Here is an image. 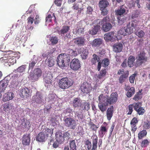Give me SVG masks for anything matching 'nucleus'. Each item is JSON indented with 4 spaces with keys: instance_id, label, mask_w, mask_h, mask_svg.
I'll list each match as a JSON object with an SVG mask.
<instances>
[{
    "instance_id": "obj_1",
    "label": "nucleus",
    "mask_w": 150,
    "mask_h": 150,
    "mask_svg": "<svg viewBox=\"0 0 150 150\" xmlns=\"http://www.w3.org/2000/svg\"><path fill=\"white\" fill-rule=\"evenodd\" d=\"M69 55L65 54H61L57 57V62L58 65L60 67L63 68L69 64L70 62Z\"/></svg>"
},
{
    "instance_id": "obj_2",
    "label": "nucleus",
    "mask_w": 150,
    "mask_h": 150,
    "mask_svg": "<svg viewBox=\"0 0 150 150\" xmlns=\"http://www.w3.org/2000/svg\"><path fill=\"white\" fill-rule=\"evenodd\" d=\"M73 106L74 108L80 107L81 109H83L84 111H88L90 108V104L87 102L82 103V101L79 98H76L73 101Z\"/></svg>"
},
{
    "instance_id": "obj_3",
    "label": "nucleus",
    "mask_w": 150,
    "mask_h": 150,
    "mask_svg": "<svg viewBox=\"0 0 150 150\" xmlns=\"http://www.w3.org/2000/svg\"><path fill=\"white\" fill-rule=\"evenodd\" d=\"M60 88L62 89H66L71 86L73 82L70 81L67 77L63 78L59 80L58 83Z\"/></svg>"
},
{
    "instance_id": "obj_4",
    "label": "nucleus",
    "mask_w": 150,
    "mask_h": 150,
    "mask_svg": "<svg viewBox=\"0 0 150 150\" xmlns=\"http://www.w3.org/2000/svg\"><path fill=\"white\" fill-rule=\"evenodd\" d=\"M65 125L70 129H74L77 125V122L74 118L67 117L64 119Z\"/></svg>"
},
{
    "instance_id": "obj_5",
    "label": "nucleus",
    "mask_w": 150,
    "mask_h": 150,
    "mask_svg": "<svg viewBox=\"0 0 150 150\" xmlns=\"http://www.w3.org/2000/svg\"><path fill=\"white\" fill-rule=\"evenodd\" d=\"M147 59V57L145 56V53L143 52H140L137 57V60L135 64V66L136 67L140 66L143 63L146 62Z\"/></svg>"
},
{
    "instance_id": "obj_6",
    "label": "nucleus",
    "mask_w": 150,
    "mask_h": 150,
    "mask_svg": "<svg viewBox=\"0 0 150 150\" xmlns=\"http://www.w3.org/2000/svg\"><path fill=\"white\" fill-rule=\"evenodd\" d=\"M136 22V20L132 21L127 24L126 28L125 27L126 35L131 34L133 32V29H134V28H137Z\"/></svg>"
},
{
    "instance_id": "obj_7",
    "label": "nucleus",
    "mask_w": 150,
    "mask_h": 150,
    "mask_svg": "<svg viewBox=\"0 0 150 150\" xmlns=\"http://www.w3.org/2000/svg\"><path fill=\"white\" fill-rule=\"evenodd\" d=\"M80 89L84 94L89 93L92 90L91 85L86 82H84L81 85Z\"/></svg>"
},
{
    "instance_id": "obj_8",
    "label": "nucleus",
    "mask_w": 150,
    "mask_h": 150,
    "mask_svg": "<svg viewBox=\"0 0 150 150\" xmlns=\"http://www.w3.org/2000/svg\"><path fill=\"white\" fill-rule=\"evenodd\" d=\"M81 62L80 60L76 58L73 59L70 63V68L73 70L77 71L81 67Z\"/></svg>"
},
{
    "instance_id": "obj_9",
    "label": "nucleus",
    "mask_w": 150,
    "mask_h": 150,
    "mask_svg": "<svg viewBox=\"0 0 150 150\" xmlns=\"http://www.w3.org/2000/svg\"><path fill=\"white\" fill-rule=\"evenodd\" d=\"M117 95L116 92L112 93L110 95V96L108 97L107 98L106 102L110 104L115 103L117 100Z\"/></svg>"
},
{
    "instance_id": "obj_10",
    "label": "nucleus",
    "mask_w": 150,
    "mask_h": 150,
    "mask_svg": "<svg viewBox=\"0 0 150 150\" xmlns=\"http://www.w3.org/2000/svg\"><path fill=\"white\" fill-rule=\"evenodd\" d=\"M20 94L22 97L29 98L31 96L30 90L27 87L23 88L21 90Z\"/></svg>"
},
{
    "instance_id": "obj_11",
    "label": "nucleus",
    "mask_w": 150,
    "mask_h": 150,
    "mask_svg": "<svg viewBox=\"0 0 150 150\" xmlns=\"http://www.w3.org/2000/svg\"><path fill=\"white\" fill-rule=\"evenodd\" d=\"M53 78L51 73L50 72L46 73L44 75V81L46 83L48 84L52 83Z\"/></svg>"
},
{
    "instance_id": "obj_12",
    "label": "nucleus",
    "mask_w": 150,
    "mask_h": 150,
    "mask_svg": "<svg viewBox=\"0 0 150 150\" xmlns=\"http://www.w3.org/2000/svg\"><path fill=\"white\" fill-rule=\"evenodd\" d=\"M85 39L83 37H79L75 38L74 39V44L79 46H81L85 45Z\"/></svg>"
},
{
    "instance_id": "obj_13",
    "label": "nucleus",
    "mask_w": 150,
    "mask_h": 150,
    "mask_svg": "<svg viewBox=\"0 0 150 150\" xmlns=\"http://www.w3.org/2000/svg\"><path fill=\"white\" fill-rule=\"evenodd\" d=\"M137 28H134V33L139 38H142L143 37L145 34V33L142 30H140L138 31L140 28L138 25V21H137L136 22Z\"/></svg>"
},
{
    "instance_id": "obj_14",
    "label": "nucleus",
    "mask_w": 150,
    "mask_h": 150,
    "mask_svg": "<svg viewBox=\"0 0 150 150\" xmlns=\"http://www.w3.org/2000/svg\"><path fill=\"white\" fill-rule=\"evenodd\" d=\"M92 143V147L91 150H96L97 148L98 137L96 134H93L91 137Z\"/></svg>"
},
{
    "instance_id": "obj_15",
    "label": "nucleus",
    "mask_w": 150,
    "mask_h": 150,
    "mask_svg": "<svg viewBox=\"0 0 150 150\" xmlns=\"http://www.w3.org/2000/svg\"><path fill=\"white\" fill-rule=\"evenodd\" d=\"M55 137L56 141L58 143L61 144L64 140L62 133L60 131H57L56 132Z\"/></svg>"
},
{
    "instance_id": "obj_16",
    "label": "nucleus",
    "mask_w": 150,
    "mask_h": 150,
    "mask_svg": "<svg viewBox=\"0 0 150 150\" xmlns=\"http://www.w3.org/2000/svg\"><path fill=\"white\" fill-rule=\"evenodd\" d=\"M138 122L137 118L136 117H133L131 121L130 124L132 127L131 130L134 132L137 129V125Z\"/></svg>"
},
{
    "instance_id": "obj_17",
    "label": "nucleus",
    "mask_w": 150,
    "mask_h": 150,
    "mask_svg": "<svg viewBox=\"0 0 150 150\" xmlns=\"http://www.w3.org/2000/svg\"><path fill=\"white\" fill-rule=\"evenodd\" d=\"M14 95L13 92H8L4 95L3 100L4 102L9 101L12 99L14 97Z\"/></svg>"
},
{
    "instance_id": "obj_18",
    "label": "nucleus",
    "mask_w": 150,
    "mask_h": 150,
    "mask_svg": "<svg viewBox=\"0 0 150 150\" xmlns=\"http://www.w3.org/2000/svg\"><path fill=\"white\" fill-rule=\"evenodd\" d=\"M95 23H96L97 25L92 28L91 30L89 31V33L92 35H95L98 33V30L100 28V25L97 23L95 21Z\"/></svg>"
},
{
    "instance_id": "obj_19",
    "label": "nucleus",
    "mask_w": 150,
    "mask_h": 150,
    "mask_svg": "<svg viewBox=\"0 0 150 150\" xmlns=\"http://www.w3.org/2000/svg\"><path fill=\"white\" fill-rule=\"evenodd\" d=\"M79 52L81 54V56L83 59H85L88 57V51L87 49L83 47L80 48L79 50Z\"/></svg>"
},
{
    "instance_id": "obj_20",
    "label": "nucleus",
    "mask_w": 150,
    "mask_h": 150,
    "mask_svg": "<svg viewBox=\"0 0 150 150\" xmlns=\"http://www.w3.org/2000/svg\"><path fill=\"white\" fill-rule=\"evenodd\" d=\"M33 99L38 103H41L43 101L42 95L39 92H37L35 96H33Z\"/></svg>"
},
{
    "instance_id": "obj_21",
    "label": "nucleus",
    "mask_w": 150,
    "mask_h": 150,
    "mask_svg": "<svg viewBox=\"0 0 150 150\" xmlns=\"http://www.w3.org/2000/svg\"><path fill=\"white\" fill-rule=\"evenodd\" d=\"M115 32L114 31L109 32L104 35V39L106 41H110L113 38Z\"/></svg>"
},
{
    "instance_id": "obj_22",
    "label": "nucleus",
    "mask_w": 150,
    "mask_h": 150,
    "mask_svg": "<svg viewBox=\"0 0 150 150\" xmlns=\"http://www.w3.org/2000/svg\"><path fill=\"white\" fill-rule=\"evenodd\" d=\"M103 42V41L102 39L98 38L94 40L91 44L93 47H98L102 44Z\"/></svg>"
},
{
    "instance_id": "obj_23",
    "label": "nucleus",
    "mask_w": 150,
    "mask_h": 150,
    "mask_svg": "<svg viewBox=\"0 0 150 150\" xmlns=\"http://www.w3.org/2000/svg\"><path fill=\"white\" fill-rule=\"evenodd\" d=\"M109 3L107 0H102L100 1L98 3V6L100 9L106 8L108 5Z\"/></svg>"
},
{
    "instance_id": "obj_24",
    "label": "nucleus",
    "mask_w": 150,
    "mask_h": 150,
    "mask_svg": "<svg viewBox=\"0 0 150 150\" xmlns=\"http://www.w3.org/2000/svg\"><path fill=\"white\" fill-rule=\"evenodd\" d=\"M108 105V104L107 102L106 103L99 102L98 103L99 108L103 113L106 110Z\"/></svg>"
},
{
    "instance_id": "obj_25",
    "label": "nucleus",
    "mask_w": 150,
    "mask_h": 150,
    "mask_svg": "<svg viewBox=\"0 0 150 150\" xmlns=\"http://www.w3.org/2000/svg\"><path fill=\"white\" fill-rule=\"evenodd\" d=\"M123 45L122 43H117L115 44L113 46V50L116 52H120L122 50Z\"/></svg>"
},
{
    "instance_id": "obj_26",
    "label": "nucleus",
    "mask_w": 150,
    "mask_h": 150,
    "mask_svg": "<svg viewBox=\"0 0 150 150\" xmlns=\"http://www.w3.org/2000/svg\"><path fill=\"white\" fill-rule=\"evenodd\" d=\"M30 142V137L29 135H24L22 138V144L25 146L28 145Z\"/></svg>"
},
{
    "instance_id": "obj_27",
    "label": "nucleus",
    "mask_w": 150,
    "mask_h": 150,
    "mask_svg": "<svg viewBox=\"0 0 150 150\" xmlns=\"http://www.w3.org/2000/svg\"><path fill=\"white\" fill-rule=\"evenodd\" d=\"M21 125L23 128L29 129L31 125L29 120L23 118L22 120Z\"/></svg>"
},
{
    "instance_id": "obj_28",
    "label": "nucleus",
    "mask_w": 150,
    "mask_h": 150,
    "mask_svg": "<svg viewBox=\"0 0 150 150\" xmlns=\"http://www.w3.org/2000/svg\"><path fill=\"white\" fill-rule=\"evenodd\" d=\"M113 107L112 105L108 108L107 110V119L110 120L113 115Z\"/></svg>"
},
{
    "instance_id": "obj_29",
    "label": "nucleus",
    "mask_w": 150,
    "mask_h": 150,
    "mask_svg": "<svg viewBox=\"0 0 150 150\" xmlns=\"http://www.w3.org/2000/svg\"><path fill=\"white\" fill-rule=\"evenodd\" d=\"M108 129L105 126L103 125L101 126L100 130L98 131L99 136L103 137L107 132Z\"/></svg>"
},
{
    "instance_id": "obj_30",
    "label": "nucleus",
    "mask_w": 150,
    "mask_h": 150,
    "mask_svg": "<svg viewBox=\"0 0 150 150\" xmlns=\"http://www.w3.org/2000/svg\"><path fill=\"white\" fill-rule=\"evenodd\" d=\"M110 21V18L109 16H107L104 17L102 20L100 21L98 19L96 20V22L100 25H102L106 23H108Z\"/></svg>"
},
{
    "instance_id": "obj_31",
    "label": "nucleus",
    "mask_w": 150,
    "mask_h": 150,
    "mask_svg": "<svg viewBox=\"0 0 150 150\" xmlns=\"http://www.w3.org/2000/svg\"><path fill=\"white\" fill-rule=\"evenodd\" d=\"M75 31L76 35H81L83 34L84 32V28L82 26L81 24H78L76 28Z\"/></svg>"
},
{
    "instance_id": "obj_32",
    "label": "nucleus",
    "mask_w": 150,
    "mask_h": 150,
    "mask_svg": "<svg viewBox=\"0 0 150 150\" xmlns=\"http://www.w3.org/2000/svg\"><path fill=\"white\" fill-rule=\"evenodd\" d=\"M135 59V57L134 56L130 55L128 57L127 64L128 66L129 67H131L134 66V63Z\"/></svg>"
},
{
    "instance_id": "obj_33",
    "label": "nucleus",
    "mask_w": 150,
    "mask_h": 150,
    "mask_svg": "<svg viewBox=\"0 0 150 150\" xmlns=\"http://www.w3.org/2000/svg\"><path fill=\"white\" fill-rule=\"evenodd\" d=\"M125 9L123 8L122 6L119 9H118L115 11V14L117 16V17L124 16L123 14L125 13Z\"/></svg>"
},
{
    "instance_id": "obj_34",
    "label": "nucleus",
    "mask_w": 150,
    "mask_h": 150,
    "mask_svg": "<svg viewBox=\"0 0 150 150\" xmlns=\"http://www.w3.org/2000/svg\"><path fill=\"white\" fill-rule=\"evenodd\" d=\"M112 28V25L109 23L103 24L102 25V29L104 31L107 32L109 31Z\"/></svg>"
},
{
    "instance_id": "obj_35",
    "label": "nucleus",
    "mask_w": 150,
    "mask_h": 150,
    "mask_svg": "<svg viewBox=\"0 0 150 150\" xmlns=\"http://www.w3.org/2000/svg\"><path fill=\"white\" fill-rule=\"evenodd\" d=\"M92 58L91 60V64H95L97 62L100 61V58L96 54H94L92 56Z\"/></svg>"
},
{
    "instance_id": "obj_36",
    "label": "nucleus",
    "mask_w": 150,
    "mask_h": 150,
    "mask_svg": "<svg viewBox=\"0 0 150 150\" xmlns=\"http://www.w3.org/2000/svg\"><path fill=\"white\" fill-rule=\"evenodd\" d=\"M83 110H83V109H81V108H79V111L76 112L75 116L77 117L79 120H82L84 118V115L83 114Z\"/></svg>"
},
{
    "instance_id": "obj_37",
    "label": "nucleus",
    "mask_w": 150,
    "mask_h": 150,
    "mask_svg": "<svg viewBox=\"0 0 150 150\" xmlns=\"http://www.w3.org/2000/svg\"><path fill=\"white\" fill-rule=\"evenodd\" d=\"M70 30V27L68 26H64L62 27L61 29L58 32L59 34L64 35L68 33Z\"/></svg>"
},
{
    "instance_id": "obj_38",
    "label": "nucleus",
    "mask_w": 150,
    "mask_h": 150,
    "mask_svg": "<svg viewBox=\"0 0 150 150\" xmlns=\"http://www.w3.org/2000/svg\"><path fill=\"white\" fill-rule=\"evenodd\" d=\"M45 136L43 132H40L38 135L36 140L39 142H43L45 141Z\"/></svg>"
},
{
    "instance_id": "obj_39",
    "label": "nucleus",
    "mask_w": 150,
    "mask_h": 150,
    "mask_svg": "<svg viewBox=\"0 0 150 150\" xmlns=\"http://www.w3.org/2000/svg\"><path fill=\"white\" fill-rule=\"evenodd\" d=\"M55 62V59L53 58L52 57H50L48 59H47L45 60V62L50 67L53 66L54 63Z\"/></svg>"
},
{
    "instance_id": "obj_40",
    "label": "nucleus",
    "mask_w": 150,
    "mask_h": 150,
    "mask_svg": "<svg viewBox=\"0 0 150 150\" xmlns=\"http://www.w3.org/2000/svg\"><path fill=\"white\" fill-rule=\"evenodd\" d=\"M28 78L29 79L33 82H35L37 81L40 78L36 74H35L33 72H30Z\"/></svg>"
},
{
    "instance_id": "obj_41",
    "label": "nucleus",
    "mask_w": 150,
    "mask_h": 150,
    "mask_svg": "<svg viewBox=\"0 0 150 150\" xmlns=\"http://www.w3.org/2000/svg\"><path fill=\"white\" fill-rule=\"evenodd\" d=\"M53 17L54 18V21L55 23L57 22L56 18L54 16V14H53L52 16L51 14H49L48 15V16L46 17V22L48 23L52 22V18Z\"/></svg>"
},
{
    "instance_id": "obj_42",
    "label": "nucleus",
    "mask_w": 150,
    "mask_h": 150,
    "mask_svg": "<svg viewBox=\"0 0 150 150\" xmlns=\"http://www.w3.org/2000/svg\"><path fill=\"white\" fill-rule=\"evenodd\" d=\"M127 73L124 74L120 77L119 79V81L120 83H123L128 77V71H127Z\"/></svg>"
},
{
    "instance_id": "obj_43",
    "label": "nucleus",
    "mask_w": 150,
    "mask_h": 150,
    "mask_svg": "<svg viewBox=\"0 0 150 150\" xmlns=\"http://www.w3.org/2000/svg\"><path fill=\"white\" fill-rule=\"evenodd\" d=\"M135 92V88L132 87L128 90L126 93V96L128 98H130L134 95Z\"/></svg>"
},
{
    "instance_id": "obj_44",
    "label": "nucleus",
    "mask_w": 150,
    "mask_h": 150,
    "mask_svg": "<svg viewBox=\"0 0 150 150\" xmlns=\"http://www.w3.org/2000/svg\"><path fill=\"white\" fill-rule=\"evenodd\" d=\"M147 132L145 130H143L140 131L138 133V137L139 139H141L146 136L147 134Z\"/></svg>"
},
{
    "instance_id": "obj_45",
    "label": "nucleus",
    "mask_w": 150,
    "mask_h": 150,
    "mask_svg": "<svg viewBox=\"0 0 150 150\" xmlns=\"http://www.w3.org/2000/svg\"><path fill=\"white\" fill-rule=\"evenodd\" d=\"M117 21L119 24L121 25L123 24L126 21V19L124 16L117 17Z\"/></svg>"
},
{
    "instance_id": "obj_46",
    "label": "nucleus",
    "mask_w": 150,
    "mask_h": 150,
    "mask_svg": "<svg viewBox=\"0 0 150 150\" xmlns=\"http://www.w3.org/2000/svg\"><path fill=\"white\" fill-rule=\"evenodd\" d=\"M49 40L53 45L56 44L58 41V39L56 36H52L50 37Z\"/></svg>"
},
{
    "instance_id": "obj_47",
    "label": "nucleus",
    "mask_w": 150,
    "mask_h": 150,
    "mask_svg": "<svg viewBox=\"0 0 150 150\" xmlns=\"http://www.w3.org/2000/svg\"><path fill=\"white\" fill-rule=\"evenodd\" d=\"M106 71L105 69H102L100 72V74H98L97 76V78L98 79H101L105 76L106 74Z\"/></svg>"
},
{
    "instance_id": "obj_48",
    "label": "nucleus",
    "mask_w": 150,
    "mask_h": 150,
    "mask_svg": "<svg viewBox=\"0 0 150 150\" xmlns=\"http://www.w3.org/2000/svg\"><path fill=\"white\" fill-rule=\"evenodd\" d=\"M33 72L34 73L40 78L42 74V71L40 69L37 68L35 69Z\"/></svg>"
},
{
    "instance_id": "obj_49",
    "label": "nucleus",
    "mask_w": 150,
    "mask_h": 150,
    "mask_svg": "<svg viewBox=\"0 0 150 150\" xmlns=\"http://www.w3.org/2000/svg\"><path fill=\"white\" fill-rule=\"evenodd\" d=\"M149 142L147 139H145L142 140L141 143V146L142 147H147L149 145Z\"/></svg>"
},
{
    "instance_id": "obj_50",
    "label": "nucleus",
    "mask_w": 150,
    "mask_h": 150,
    "mask_svg": "<svg viewBox=\"0 0 150 150\" xmlns=\"http://www.w3.org/2000/svg\"><path fill=\"white\" fill-rule=\"evenodd\" d=\"M48 98V100L50 101H52V103H54L57 101V98L55 95L54 94H49Z\"/></svg>"
},
{
    "instance_id": "obj_51",
    "label": "nucleus",
    "mask_w": 150,
    "mask_h": 150,
    "mask_svg": "<svg viewBox=\"0 0 150 150\" xmlns=\"http://www.w3.org/2000/svg\"><path fill=\"white\" fill-rule=\"evenodd\" d=\"M134 106V104H130L128 106L127 109V112H128L127 113V115H131L133 111V108Z\"/></svg>"
},
{
    "instance_id": "obj_52",
    "label": "nucleus",
    "mask_w": 150,
    "mask_h": 150,
    "mask_svg": "<svg viewBox=\"0 0 150 150\" xmlns=\"http://www.w3.org/2000/svg\"><path fill=\"white\" fill-rule=\"evenodd\" d=\"M70 147L71 150H76V146L74 140L71 141L69 143Z\"/></svg>"
},
{
    "instance_id": "obj_53",
    "label": "nucleus",
    "mask_w": 150,
    "mask_h": 150,
    "mask_svg": "<svg viewBox=\"0 0 150 150\" xmlns=\"http://www.w3.org/2000/svg\"><path fill=\"white\" fill-rule=\"evenodd\" d=\"M89 125L90 127V128L93 131H96L98 127L91 122H90L89 123Z\"/></svg>"
},
{
    "instance_id": "obj_54",
    "label": "nucleus",
    "mask_w": 150,
    "mask_h": 150,
    "mask_svg": "<svg viewBox=\"0 0 150 150\" xmlns=\"http://www.w3.org/2000/svg\"><path fill=\"white\" fill-rule=\"evenodd\" d=\"M45 133L47 137H51L53 133V130L52 129H47L46 130Z\"/></svg>"
},
{
    "instance_id": "obj_55",
    "label": "nucleus",
    "mask_w": 150,
    "mask_h": 150,
    "mask_svg": "<svg viewBox=\"0 0 150 150\" xmlns=\"http://www.w3.org/2000/svg\"><path fill=\"white\" fill-rule=\"evenodd\" d=\"M68 52L69 56L71 55L73 57H76L78 55L77 52L76 51H74L73 50L70 49L68 50Z\"/></svg>"
},
{
    "instance_id": "obj_56",
    "label": "nucleus",
    "mask_w": 150,
    "mask_h": 150,
    "mask_svg": "<svg viewBox=\"0 0 150 150\" xmlns=\"http://www.w3.org/2000/svg\"><path fill=\"white\" fill-rule=\"evenodd\" d=\"M7 62L10 64L9 65H13L16 62V60L14 57H12L11 58H10L7 60Z\"/></svg>"
},
{
    "instance_id": "obj_57",
    "label": "nucleus",
    "mask_w": 150,
    "mask_h": 150,
    "mask_svg": "<svg viewBox=\"0 0 150 150\" xmlns=\"http://www.w3.org/2000/svg\"><path fill=\"white\" fill-rule=\"evenodd\" d=\"M26 68L25 65H22L15 70V72H22L24 71Z\"/></svg>"
},
{
    "instance_id": "obj_58",
    "label": "nucleus",
    "mask_w": 150,
    "mask_h": 150,
    "mask_svg": "<svg viewBox=\"0 0 150 150\" xmlns=\"http://www.w3.org/2000/svg\"><path fill=\"white\" fill-rule=\"evenodd\" d=\"M85 145L87 147V150L90 149L92 147L91 142L88 139H87L85 142Z\"/></svg>"
},
{
    "instance_id": "obj_59",
    "label": "nucleus",
    "mask_w": 150,
    "mask_h": 150,
    "mask_svg": "<svg viewBox=\"0 0 150 150\" xmlns=\"http://www.w3.org/2000/svg\"><path fill=\"white\" fill-rule=\"evenodd\" d=\"M136 111L137 112V113L139 115H142L145 112V110L142 107H141L139 108Z\"/></svg>"
},
{
    "instance_id": "obj_60",
    "label": "nucleus",
    "mask_w": 150,
    "mask_h": 150,
    "mask_svg": "<svg viewBox=\"0 0 150 150\" xmlns=\"http://www.w3.org/2000/svg\"><path fill=\"white\" fill-rule=\"evenodd\" d=\"M109 63V60L108 59H104L102 62V64L105 67H107Z\"/></svg>"
},
{
    "instance_id": "obj_61",
    "label": "nucleus",
    "mask_w": 150,
    "mask_h": 150,
    "mask_svg": "<svg viewBox=\"0 0 150 150\" xmlns=\"http://www.w3.org/2000/svg\"><path fill=\"white\" fill-rule=\"evenodd\" d=\"M37 62V61L35 60V61L33 60L31 61L30 63H29V69H32L36 63Z\"/></svg>"
},
{
    "instance_id": "obj_62",
    "label": "nucleus",
    "mask_w": 150,
    "mask_h": 150,
    "mask_svg": "<svg viewBox=\"0 0 150 150\" xmlns=\"http://www.w3.org/2000/svg\"><path fill=\"white\" fill-rule=\"evenodd\" d=\"M137 73H134L131 75L129 77V80L130 83H134L135 77L137 76Z\"/></svg>"
},
{
    "instance_id": "obj_63",
    "label": "nucleus",
    "mask_w": 150,
    "mask_h": 150,
    "mask_svg": "<svg viewBox=\"0 0 150 150\" xmlns=\"http://www.w3.org/2000/svg\"><path fill=\"white\" fill-rule=\"evenodd\" d=\"M134 106L133 107L134 110L136 111L139 108L141 107L142 103L139 102H138L135 104H134Z\"/></svg>"
},
{
    "instance_id": "obj_64",
    "label": "nucleus",
    "mask_w": 150,
    "mask_h": 150,
    "mask_svg": "<svg viewBox=\"0 0 150 150\" xmlns=\"http://www.w3.org/2000/svg\"><path fill=\"white\" fill-rule=\"evenodd\" d=\"M27 20L28 23L29 25L30 24L31 25L33 23L34 19H33V17L32 16H30L28 18Z\"/></svg>"
}]
</instances>
